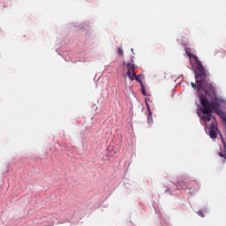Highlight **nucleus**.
<instances>
[{
	"label": "nucleus",
	"mask_w": 226,
	"mask_h": 226,
	"mask_svg": "<svg viewBox=\"0 0 226 226\" xmlns=\"http://www.w3.org/2000/svg\"><path fill=\"white\" fill-rule=\"evenodd\" d=\"M200 102L203 107L202 114H208V112H213L215 110V114H219L220 110V102L218 99L215 98L211 102L207 101L203 94L200 95Z\"/></svg>",
	"instance_id": "f257e3e1"
},
{
	"label": "nucleus",
	"mask_w": 226,
	"mask_h": 226,
	"mask_svg": "<svg viewBox=\"0 0 226 226\" xmlns=\"http://www.w3.org/2000/svg\"><path fill=\"white\" fill-rule=\"evenodd\" d=\"M195 80L196 86H200V84H206L207 80V74L206 73V69L202 65V64H198L197 72H195Z\"/></svg>",
	"instance_id": "f03ea898"
},
{
	"label": "nucleus",
	"mask_w": 226,
	"mask_h": 226,
	"mask_svg": "<svg viewBox=\"0 0 226 226\" xmlns=\"http://www.w3.org/2000/svg\"><path fill=\"white\" fill-rule=\"evenodd\" d=\"M126 75L130 79V80H137L140 83V85H142V75H137L135 73V64H133V59H132V62L126 64Z\"/></svg>",
	"instance_id": "7ed1b4c3"
},
{
	"label": "nucleus",
	"mask_w": 226,
	"mask_h": 226,
	"mask_svg": "<svg viewBox=\"0 0 226 226\" xmlns=\"http://www.w3.org/2000/svg\"><path fill=\"white\" fill-rule=\"evenodd\" d=\"M218 135H219L224 147H226L225 138L223 137V134H222V132H220V129H218V126L216 125V120L215 119L210 124L209 137L211 139H216V137H218Z\"/></svg>",
	"instance_id": "20e7f679"
},
{
	"label": "nucleus",
	"mask_w": 226,
	"mask_h": 226,
	"mask_svg": "<svg viewBox=\"0 0 226 226\" xmlns=\"http://www.w3.org/2000/svg\"><path fill=\"white\" fill-rule=\"evenodd\" d=\"M206 84H200V86H197V84L192 82L191 86L193 89H196L197 91H200V89H204L205 93H211L212 94H215V93H216V88L215 87H213L211 85V83H209L207 81V79L206 80Z\"/></svg>",
	"instance_id": "39448f33"
},
{
	"label": "nucleus",
	"mask_w": 226,
	"mask_h": 226,
	"mask_svg": "<svg viewBox=\"0 0 226 226\" xmlns=\"http://www.w3.org/2000/svg\"><path fill=\"white\" fill-rule=\"evenodd\" d=\"M176 186L177 190H190V187H188V180L186 179H179Z\"/></svg>",
	"instance_id": "423d86ee"
},
{
	"label": "nucleus",
	"mask_w": 226,
	"mask_h": 226,
	"mask_svg": "<svg viewBox=\"0 0 226 226\" xmlns=\"http://www.w3.org/2000/svg\"><path fill=\"white\" fill-rule=\"evenodd\" d=\"M185 54L189 57L191 64H196L197 66H199V64H201L200 61H199V58L197 57V56L192 55V52H190L188 50H185Z\"/></svg>",
	"instance_id": "0eeeda50"
},
{
	"label": "nucleus",
	"mask_w": 226,
	"mask_h": 226,
	"mask_svg": "<svg viewBox=\"0 0 226 226\" xmlns=\"http://www.w3.org/2000/svg\"><path fill=\"white\" fill-rule=\"evenodd\" d=\"M204 114V116L202 117V120L203 121H207V122H209V121H211V119H212V117H213V112H208V113H203Z\"/></svg>",
	"instance_id": "6e6552de"
},
{
	"label": "nucleus",
	"mask_w": 226,
	"mask_h": 226,
	"mask_svg": "<svg viewBox=\"0 0 226 226\" xmlns=\"http://www.w3.org/2000/svg\"><path fill=\"white\" fill-rule=\"evenodd\" d=\"M148 109V117H147V123L148 124H153V112H151V109L147 108Z\"/></svg>",
	"instance_id": "1a4fd4ad"
},
{
	"label": "nucleus",
	"mask_w": 226,
	"mask_h": 226,
	"mask_svg": "<svg viewBox=\"0 0 226 226\" xmlns=\"http://www.w3.org/2000/svg\"><path fill=\"white\" fill-rule=\"evenodd\" d=\"M141 93L144 96H147V93H146V87H144V83H141Z\"/></svg>",
	"instance_id": "9d476101"
},
{
	"label": "nucleus",
	"mask_w": 226,
	"mask_h": 226,
	"mask_svg": "<svg viewBox=\"0 0 226 226\" xmlns=\"http://www.w3.org/2000/svg\"><path fill=\"white\" fill-rule=\"evenodd\" d=\"M117 52H118V54H119L120 56H122V57H123V56H124V52L123 51V48H118Z\"/></svg>",
	"instance_id": "9b49d317"
},
{
	"label": "nucleus",
	"mask_w": 226,
	"mask_h": 226,
	"mask_svg": "<svg viewBox=\"0 0 226 226\" xmlns=\"http://www.w3.org/2000/svg\"><path fill=\"white\" fill-rule=\"evenodd\" d=\"M219 156H221V158H225L226 160V154L223 153V151L219 152Z\"/></svg>",
	"instance_id": "f8f14e48"
},
{
	"label": "nucleus",
	"mask_w": 226,
	"mask_h": 226,
	"mask_svg": "<svg viewBox=\"0 0 226 226\" xmlns=\"http://www.w3.org/2000/svg\"><path fill=\"white\" fill-rule=\"evenodd\" d=\"M198 215H199V216L204 217V214L202 213V211H199Z\"/></svg>",
	"instance_id": "ddd939ff"
}]
</instances>
